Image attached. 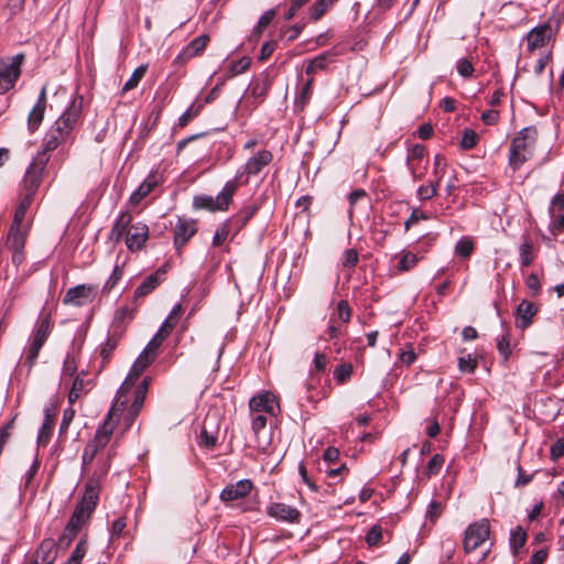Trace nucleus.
I'll return each mask as SVG.
<instances>
[{"label":"nucleus","mask_w":564,"mask_h":564,"mask_svg":"<svg viewBox=\"0 0 564 564\" xmlns=\"http://www.w3.org/2000/svg\"><path fill=\"white\" fill-rule=\"evenodd\" d=\"M82 110L83 97L77 96L45 133L41 153L48 155V152L54 151L72 138V133L82 116Z\"/></svg>","instance_id":"obj_1"},{"label":"nucleus","mask_w":564,"mask_h":564,"mask_svg":"<svg viewBox=\"0 0 564 564\" xmlns=\"http://www.w3.org/2000/svg\"><path fill=\"white\" fill-rule=\"evenodd\" d=\"M119 412L116 406H111L104 423L97 429L94 438L86 444L82 455V465L85 471H90V466L95 459L110 447L108 445L116 426L113 416H117Z\"/></svg>","instance_id":"obj_2"},{"label":"nucleus","mask_w":564,"mask_h":564,"mask_svg":"<svg viewBox=\"0 0 564 564\" xmlns=\"http://www.w3.org/2000/svg\"><path fill=\"white\" fill-rule=\"evenodd\" d=\"M538 134V129L530 126L520 130L513 138L509 151V164L513 170H518L532 155Z\"/></svg>","instance_id":"obj_3"},{"label":"nucleus","mask_w":564,"mask_h":564,"mask_svg":"<svg viewBox=\"0 0 564 564\" xmlns=\"http://www.w3.org/2000/svg\"><path fill=\"white\" fill-rule=\"evenodd\" d=\"M156 355L147 350L145 348L139 355L134 364L132 365L127 378L122 382L121 387L117 392V399L112 406H116L117 410L123 411L128 403V394L130 393L132 387L138 381L141 373L154 361Z\"/></svg>","instance_id":"obj_4"},{"label":"nucleus","mask_w":564,"mask_h":564,"mask_svg":"<svg viewBox=\"0 0 564 564\" xmlns=\"http://www.w3.org/2000/svg\"><path fill=\"white\" fill-rule=\"evenodd\" d=\"M156 355L147 350L145 348L139 355L134 364L132 365L127 378L122 382L121 387L117 392V399L112 406H116L117 410L123 411L128 403V394L130 393L132 387L138 381L141 373L154 361Z\"/></svg>","instance_id":"obj_5"},{"label":"nucleus","mask_w":564,"mask_h":564,"mask_svg":"<svg viewBox=\"0 0 564 564\" xmlns=\"http://www.w3.org/2000/svg\"><path fill=\"white\" fill-rule=\"evenodd\" d=\"M156 355L147 350L145 348L139 355L134 364L132 365L127 378L122 382L121 387L117 392V399L112 406H116L117 410L123 411L128 403V394L130 393L132 387L138 381L141 373L154 361Z\"/></svg>","instance_id":"obj_6"},{"label":"nucleus","mask_w":564,"mask_h":564,"mask_svg":"<svg viewBox=\"0 0 564 564\" xmlns=\"http://www.w3.org/2000/svg\"><path fill=\"white\" fill-rule=\"evenodd\" d=\"M53 329V322L50 313L42 312L34 325L29 344L25 348V364L31 369L39 354Z\"/></svg>","instance_id":"obj_7"},{"label":"nucleus","mask_w":564,"mask_h":564,"mask_svg":"<svg viewBox=\"0 0 564 564\" xmlns=\"http://www.w3.org/2000/svg\"><path fill=\"white\" fill-rule=\"evenodd\" d=\"M237 189V178L228 181L216 197L209 195L195 196L193 206L196 209H206L209 212L227 210Z\"/></svg>","instance_id":"obj_8"},{"label":"nucleus","mask_w":564,"mask_h":564,"mask_svg":"<svg viewBox=\"0 0 564 564\" xmlns=\"http://www.w3.org/2000/svg\"><path fill=\"white\" fill-rule=\"evenodd\" d=\"M99 492L100 488H98L97 482L95 480H88L84 495L80 501L76 505V508L69 519L72 524L76 523L83 527L88 521L97 507Z\"/></svg>","instance_id":"obj_9"},{"label":"nucleus","mask_w":564,"mask_h":564,"mask_svg":"<svg viewBox=\"0 0 564 564\" xmlns=\"http://www.w3.org/2000/svg\"><path fill=\"white\" fill-rule=\"evenodd\" d=\"M24 55L0 58V94L12 89L20 77Z\"/></svg>","instance_id":"obj_10"},{"label":"nucleus","mask_w":564,"mask_h":564,"mask_svg":"<svg viewBox=\"0 0 564 564\" xmlns=\"http://www.w3.org/2000/svg\"><path fill=\"white\" fill-rule=\"evenodd\" d=\"M48 160L50 156L45 155V153H39L36 155L24 175L22 182V194L34 197L42 183V174Z\"/></svg>","instance_id":"obj_11"},{"label":"nucleus","mask_w":564,"mask_h":564,"mask_svg":"<svg viewBox=\"0 0 564 564\" xmlns=\"http://www.w3.org/2000/svg\"><path fill=\"white\" fill-rule=\"evenodd\" d=\"M490 525L487 519L469 524L465 531L463 547L465 553H471L481 546L489 538Z\"/></svg>","instance_id":"obj_12"},{"label":"nucleus","mask_w":564,"mask_h":564,"mask_svg":"<svg viewBox=\"0 0 564 564\" xmlns=\"http://www.w3.org/2000/svg\"><path fill=\"white\" fill-rule=\"evenodd\" d=\"M406 166L414 182L421 181L429 167V159L426 158V149L422 144H414L409 148L406 154Z\"/></svg>","instance_id":"obj_13"},{"label":"nucleus","mask_w":564,"mask_h":564,"mask_svg":"<svg viewBox=\"0 0 564 564\" xmlns=\"http://www.w3.org/2000/svg\"><path fill=\"white\" fill-rule=\"evenodd\" d=\"M28 231L24 227H18L14 228L11 226L8 239H7V246L12 251V262L15 265H19L24 260L23 249L25 246Z\"/></svg>","instance_id":"obj_14"},{"label":"nucleus","mask_w":564,"mask_h":564,"mask_svg":"<svg viewBox=\"0 0 564 564\" xmlns=\"http://www.w3.org/2000/svg\"><path fill=\"white\" fill-rule=\"evenodd\" d=\"M149 239V227L142 221L130 223L128 235L126 237V246L131 252L143 249Z\"/></svg>","instance_id":"obj_15"},{"label":"nucleus","mask_w":564,"mask_h":564,"mask_svg":"<svg viewBox=\"0 0 564 564\" xmlns=\"http://www.w3.org/2000/svg\"><path fill=\"white\" fill-rule=\"evenodd\" d=\"M95 289L85 284L76 285L67 290L63 303L65 305L84 306L94 301Z\"/></svg>","instance_id":"obj_16"},{"label":"nucleus","mask_w":564,"mask_h":564,"mask_svg":"<svg viewBox=\"0 0 564 564\" xmlns=\"http://www.w3.org/2000/svg\"><path fill=\"white\" fill-rule=\"evenodd\" d=\"M149 384H150V378L145 377L137 386L135 390L133 391V401L128 406V410H127V416H126L127 426H130L134 422L137 416L139 415L141 409L143 406V403L145 401V398H147Z\"/></svg>","instance_id":"obj_17"},{"label":"nucleus","mask_w":564,"mask_h":564,"mask_svg":"<svg viewBox=\"0 0 564 564\" xmlns=\"http://www.w3.org/2000/svg\"><path fill=\"white\" fill-rule=\"evenodd\" d=\"M267 513L281 522L299 523L301 519V512L296 508L283 502L270 503L267 507Z\"/></svg>","instance_id":"obj_18"},{"label":"nucleus","mask_w":564,"mask_h":564,"mask_svg":"<svg viewBox=\"0 0 564 564\" xmlns=\"http://www.w3.org/2000/svg\"><path fill=\"white\" fill-rule=\"evenodd\" d=\"M553 37V29L549 24H543L532 29L527 34V46L529 52L542 48L549 44Z\"/></svg>","instance_id":"obj_19"},{"label":"nucleus","mask_w":564,"mask_h":564,"mask_svg":"<svg viewBox=\"0 0 564 564\" xmlns=\"http://www.w3.org/2000/svg\"><path fill=\"white\" fill-rule=\"evenodd\" d=\"M197 226L192 219L178 217L174 228V246L181 249L196 234Z\"/></svg>","instance_id":"obj_20"},{"label":"nucleus","mask_w":564,"mask_h":564,"mask_svg":"<svg viewBox=\"0 0 564 564\" xmlns=\"http://www.w3.org/2000/svg\"><path fill=\"white\" fill-rule=\"evenodd\" d=\"M115 455V447L110 446L107 449V452L97 457L93 465L90 466V469L93 468V473L89 480H95L98 485V488H100L102 478L108 474L110 469L111 459Z\"/></svg>","instance_id":"obj_21"},{"label":"nucleus","mask_w":564,"mask_h":564,"mask_svg":"<svg viewBox=\"0 0 564 564\" xmlns=\"http://www.w3.org/2000/svg\"><path fill=\"white\" fill-rule=\"evenodd\" d=\"M253 485L249 479H242L237 481L236 484H230L226 486L220 492V500L224 502H231L241 498L247 497Z\"/></svg>","instance_id":"obj_22"},{"label":"nucleus","mask_w":564,"mask_h":564,"mask_svg":"<svg viewBox=\"0 0 564 564\" xmlns=\"http://www.w3.org/2000/svg\"><path fill=\"white\" fill-rule=\"evenodd\" d=\"M57 557V546L53 539H44L34 552L33 564H53Z\"/></svg>","instance_id":"obj_23"},{"label":"nucleus","mask_w":564,"mask_h":564,"mask_svg":"<svg viewBox=\"0 0 564 564\" xmlns=\"http://www.w3.org/2000/svg\"><path fill=\"white\" fill-rule=\"evenodd\" d=\"M273 160V154L269 150H261L253 154L243 165L245 174L251 176L259 174Z\"/></svg>","instance_id":"obj_24"},{"label":"nucleus","mask_w":564,"mask_h":564,"mask_svg":"<svg viewBox=\"0 0 564 564\" xmlns=\"http://www.w3.org/2000/svg\"><path fill=\"white\" fill-rule=\"evenodd\" d=\"M250 410L257 413L275 414L279 404L275 397L270 392L260 393L253 397L249 403Z\"/></svg>","instance_id":"obj_25"},{"label":"nucleus","mask_w":564,"mask_h":564,"mask_svg":"<svg viewBox=\"0 0 564 564\" xmlns=\"http://www.w3.org/2000/svg\"><path fill=\"white\" fill-rule=\"evenodd\" d=\"M208 42H209V36L207 34H202V35L195 37L176 56L175 63H183V62H186L195 56H198L199 54L203 53V51L205 50Z\"/></svg>","instance_id":"obj_26"},{"label":"nucleus","mask_w":564,"mask_h":564,"mask_svg":"<svg viewBox=\"0 0 564 564\" xmlns=\"http://www.w3.org/2000/svg\"><path fill=\"white\" fill-rule=\"evenodd\" d=\"M132 221V215L129 210L120 212L112 228L109 232V240L117 243L126 239L129 230L130 223Z\"/></svg>","instance_id":"obj_27"},{"label":"nucleus","mask_w":564,"mask_h":564,"mask_svg":"<svg viewBox=\"0 0 564 564\" xmlns=\"http://www.w3.org/2000/svg\"><path fill=\"white\" fill-rule=\"evenodd\" d=\"M165 272L166 271L164 269L160 268L155 272L148 275L135 289L134 299L138 300L140 297H144L153 290H155L162 283Z\"/></svg>","instance_id":"obj_28"},{"label":"nucleus","mask_w":564,"mask_h":564,"mask_svg":"<svg viewBox=\"0 0 564 564\" xmlns=\"http://www.w3.org/2000/svg\"><path fill=\"white\" fill-rule=\"evenodd\" d=\"M272 82L268 74H261L251 85L250 93L256 100V106L263 102L269 90L271 89Z\"/></svg>","instance_id":"obj_29"},{"label":"nucleus","mask_w":564,"mask_h":564,"mask_svg":"<svg viewBox=\"0 0 564 564\" xmlns=\"http://www.w3.org/2000/svg\"><path fill=\"white\" fill-rule=\"evenodd\" d=\"M85 371L78 373L74 380L72 388L68 392V402L74 404L83 394H86L93 387L90 379H85Z\"/></svg>","instance_id":"obj_30"},{"label":"nucleus","mask_w":564,"mask_h":564,"mask_svg":"<svg viewBox=\"0 0 564 564\" xmlns=\"http://www.w3.org/2000/svg\"><path fill=\"white\" fill-rule=\"evenodd\" d=\"M158 185V180L155 175H149L138 187L137 191H134L130 198L129 203L132 206L138 205L145 196H148L154 187Z\"/></svg>","instance_id":"obj_31"},{"label":"nucleus","mask_w":564,"mask_h":564,"mask_svg":"<svg viewBox=\"0 0 564 564\" xmlns=\"http://www.w3.org/2000/svg\"><path fill=\"white\" fill-rule=\"evenodd\" d=\"M535 313L536 308L533 303L522 301L517 310V326L520 328H527L531 324Z\"/></svg>","instance_id":"obj_32"},{"label":"nucleus","mask_w":564,"mask_h":564,"mask_svg":"<svg viewBox=\"0 0 564 564\" xmlns=\"http://www.w3.org/2000/svg\"><path fill=\"white\" fill-rule=\"evenodd\" d=\"M53 427H54V416L51 415L50 411L47 410L45 412V416H44L42 426L39 431V435H37L39 445H46L48 443Z\"/></svg>","instance_id":"obj_33"},{"label":"nucleus","mask_w":564,"mask_h":564,"mask_svg":"<svg viewBox=\"0 0 564 564\" xmlns=\"http://www.w3.org/2000/svg\"><path fill=\"white\" fill-rule=\"evenodd\" d=\"M420 259L421 258L416 253H414L412 251L403 250L400 253V260H399V263H398V270L400 272L410 271L411 269H413L417 264Z\"/></svg>","instance_id":"obj_34"},{"label":"nucleus","mask_w":564,"mask_h":564,"mask_svg":"<svg viewBox=\"0 0 564 564\" xmlns=\"http://www.w3.org/2000/svg\"><path fill=\"white\" fill-rule=\"evenodd\" d=\"M314 79L310 78L306 80V83L302 86L301 91L295 100V108L299 110H303L306 105L310 102L312 98V86H313Z\"/></svg>","instance_id":"obj_35"},{"label":"nucleus","mask_w":564,"mask_h":564,"mask_svg":"<svg viewBox=\"0 0 564 564\" xmlns=\"http://www.w3.org/2000/svg\"><path fill=\"white\" fill-rule=\"evenodd\" d=\"M45 107L34 105L28 117V127L31 132L37 130L44 119Z\"/></svg>","instance_id":"obj_36"},{"label":"nucleus","mask_w":564,"mask_h":564,"mask_svg":"<svg viewBox=\"0 0 564 564\" xmlns=\"http://www.w3.org/2000/svg\"><path fill=\"white\" fill-rule=\"evenodd\" d=\"M258 212V206L254 204L243 206L235 216V221L239 225V228L245 227L248 221L256 215Z\"/></svg>","instance_id":"obj_37"},{"label":"nucleus","mask_w":564,"mask_h":564,"mask_svg":"<svg viewBox=\"0 0 564 564\" xmlns=\"http://www.w3.org/2000/svg\"><path fill=\"white\" fill-rule=\"evenodd\" d=\"M354 367L350 362H343L334 370V378L338 384H344L350 380Z\"/></svg>","instance_id":"obj_38"},{"label":"nucleus","mask_w":564,"mask_h":564,"mask_svg":"<svg viewBox=\"0 0 564 564\" xmlns=\"http://www.w3.org/2000/svg\"><path fill=\"white\" fill-rule=\"evenodd\" d=\"M337 1L338 0H317L310 9L311 18L314 21L319 20Z\"/></svg>","instance_id":"obj_39"},{"label":"nucleus","mask_w":564,"mask_h":564,"mask_svg":"<svg viewBox=\"0 0 564 564\" xmlns=\"http://www.w3.org/2000/svg\"><path fill=\"white\" fill-rule=\"evenodd\" d=\"M527 542V532L523 528L517 527L510 534V546L517 553Z\"/></svg>","instance_id":"obj_40"},{"label":"nucleus","mask_w":564,"mask_h":564,"mask_svg":"<svg viewBox=\"0 0 564 564\" xmlns=\"http://www.w3.org/2000/svg\"><path fill=\"white\" fill-rule=\"evenodd\" d=\"M203 107V104H192L188 109L178 118L177 126L180 128L186 127L194 118L199 115Z\"/></svg>","instance_id":"obj_41"},{"label":"nucleus","mask_w":564,"mask_h":564,"mask_svg":"<svg viewBox=\"0 0 564 564\" xmlns=\"http://www.w3.org/2000/svg\"><path fill=\"white\" fill-rule=\"evenodd\" d=\"M522 267H529L533 262V243L525 239L519 248Z\"/></svg>","instance_id":"obj_42"},{"label":"nucleus","mask_w":564,"mask_h":564,"mask_svg":"<svg viewBox=\"0 0 564 564\" xmlns=\"http://www.w3.org/2000/svg\"><path fill=\"white\" fill-rule=\"evenodd\" d=\"M77 359L74 354H67L63 369H62V380L64 381L66 378H72L77 372Z\"/></svg>","instance_id":"obj_43"},{"label":"nucleus","mask_w":564,"mask_h":564,"mask_svg":"<svg viewBox=\"0 0 564 564\" xmlns=\"http://www.w3.org/2000/svg\"><path fill=\"white\" fill-rule=\"evenodd\" d=\"M80 528H82V525L76 524V523H73V525H72V521L69 520L67 525L64 529V532L59 536V544L63 546H68L72 543V541L75 539V536L77 535Z\"/></svg>","instance_id":"obj_44"},{"label":"nucleus","mask_w":564,"mask_h":564,"mask_svg":"<svg viewBox=\"0 0 564 564\" xmlns=\"http://www.w3.org/2000/svg\"><path fill=\"white\" fill-rule=\"evenodd\" d=\"M145 72H147L145 65H140L139 67H137L134 69V72L131 74L130 78L123 85L122 93H126V91H129V90L135 88L139 85L142 77L144 76Z\"/></svg>","instance_id":"obj_45"},{"label":"nucleus","mask_w":564,"mask_h":564,"mask_svg":"<svg viewBox=\"0 0 564 564\" xmlns=\"http://www.w3.org/2000/svg\"><path fill=\"white\" fill-rule=\"evenodd\" d=\"M437 182L431 181L426 185H421L416 191V196L420 200H427L434 197L438 191Z\"/></svg>","instance_id":"obj_46"},{"label":"nucleus","mask_w":564,"mask_h":564,"mask_svg":"<svg viewBox=\"0 0 564 564\" xmlns=\"http://www.w3.org/2000/svg\"><path fill=\"white\" fill-rule=\"evenodd\" d=\"M329 55V53H324L310 61L305 68L306 74L311 75L318 69H324L328 64Z\"/></svg>","instance_id":"obj_47"},{"label":"nucleus","mask_w":564,"mask_h":564,"mask_svg":"<svg viewBox=\"0 0 564 564\" xmlns=\"http://www.w3.org/2000/svg\"><path fill=\"white\" fill-rule=\"evenodd\" d=\"M251 64V58L248 56H243L238 61L231 63L229 67V77H235L245 73Z\"/></svg>","instance_id":"obj_48"},{"label":"nucleus","mask_w":564,"mask_h":564,"mask_svg":"<svg viewBox=\"0 0 564 564\" xmlns=\"http://www.w3.org/2000/svg\"><path fill=\"white\" fill-rule=\"evenodd\" d=\"M477 359L470 354L458 358V369L462 372L474 373L477 368Z\"/></svg>","instance_id":"obj_49"},{"label":"nucleus","mask_w":564,"mask_h":564,"mask_svg":"<svg viewBox=\"0 0 564 564\" xmlns=\"http://www.w3.org/2000/svg\"><path fill=\"white\" fill-rule=\"evenodd\" d=\"M446 165H447V163H446L445 158L441 154H436L434 158V171H433L434 180H433V182H437L438 185L445 174Z\"/></svg>","instance_id":"obj_50"},{"label":"nucleus","mask_w":564,"mask_h":564,"mask_svg":"<svg viewBox=\"0 0 564 564\" xmlns=\"http://www.w3.org/2000/svg\"><path fill=\"white\" fill-rule=\"evenodd\" d=\"M15 415L2 427H0V456L8 444L14 429Z\"/></svg>","instance_id":"obj_51"},{"label":"nucleus","mask_w":564,"mask_h":564,"mask_svg":"<svg viewBox=\"0 0 564 564\" xmlns=\"http://www.w3.org/2000/svg\"><path fill=\"white\" fill-rule=\"evenodd\" d=\"M473 251L474 242L469 238H462L455 246V252L463 258H469Z\"/></svg>","instance_id":"obj_52"},{"label":"nucleus","mask_w":564,"mask_h":564,"mask_svg":"<svg viewBox=\"0 0 564 564\" xmlns=\"http://www.w3.org/2000/svg\"><path fill=\"white\" fill-rule=\"evenodd\" d=\"M443 464L444 457L440 454H435L426 465L425 475L431 477L432 475L438 474Z\"/></svg>","instance_id":"obj_53"},{"label":"nucleus","mask_w":564,"mask_h":564,"mask_svg":"<svg viewBox=\"0 0 564 564\" xmlns=\"http://www.w3.org/2000/svg\"><path fill=\"white\" fill-rule=\"evenodd\" d=\"M122 274H123V263L122 264L116 263L111 275L105 283L104 289L107 291L112 290L117 285V283L120 281V279L122 278Z\"/></svg>","instance_id":"obj_54"},{"label":"nucleus","mask_w":564,"mask_h":564,"mask_svg":"<svg viewBox=\"0 0 564 564\" xmlns=\"http://www.w3.org/2000/svg\"><path fill=\"white\" fill-rule=\"evenodd\" d=\"M275 17V10L270 9L265 11L259 19L258 24L256 25L253 33L260 34L263 30L272 22Z\"/></svg>","instance_id":"obj_55"},{"label":"nucleus","mask_w":564,"mask_h":564,"mask_svg":"<svg viewBox=\"0 0 564 564\" xmlns=\"http://www.w3.org/2000/svg\"><path fill=\"white\" fill-rule=\"evenodd\" d=\"M230 229L229 225L227 223L221 224L215 231L214 238H213V245L215 247L221 246L227 237L229 236Z\"/></svg>","instance_id":"obj_56"},{"label":"nucleus","mask_w":564,"mask_h":564,"mask_svg":"<svg viewBox=\"0 0 564 564\" xmlns=\"http://www.w3.org/2000/svg\"><path fill=\"white\" fill-rule=\"evenodd\" d=\"M478 141V135L473 130H466L463 134L460 147L465 150L473 149Z\"/></svg>","instance_id":"obj_57"},{"label":"nucleus","mask_w":564,"mask_h":564,"mask_svg":"<svg viewBox=\"0 0 564 564\" xmlns=\"http://www.w3.org/2000/svg\"><path fill=\"white\" fill-rule=\"evenodd\" d=\"M119 343V337L115 335L108 337L107 341L102 345L100 355L104 359H108L111 352L116 349Z\"/></svg>","instance_id":"obj_58"},{"label":"nucleus","mask_w":564,"mask_h":564,"mask_svg":"<svg viewBox=\"0 0 564 564\" xmlns=\"http://www.w3.org/2000/svg\"><path fill=\"white\" fill-rule=\"evenodd\" d=\"M457 72L463 77H469L474 73V66L471 62L467 58H460L457 62Z\"/></svg>","instance_id":"obj_59"},{"label":"nucleus","mask_w":564,"mask_h":564,"mask_svg":"<svg viewBox=\"0 0 564 564\" xmlns=\"http://www.w3.org/2000/svg\"><path fill=\"white\" fill-rule=\"evenodd\" d=\"M382 538V528L380 525H373L367 533L366 541L369 546L377 545Z\"/></svg>","instance_id":"obj_60"},{"label":"nucleus","mask_w":564,"mask_h":564,"mask_svg":"<svg viewBox=\"0 0 564 564\" xmlns=\"http://www.w3.org/2000/svg\"><path fill=\"white\" fill-rule=\"evenodd\" d=\"M87 552V543L85 540H80L75 550L72 552L69 558L75 561L77 564H80L82 560L84 558L85 554Z\"/></svg>","instance_id":"obj_61"},{"label":"nucleus","mask_w":564,"mask_h":564,"mask_svg":"<svg viewBox=\"0 0 564 564\" xmlns=\"http://www.w3.org/2000/svg\"><path fill=\"white\" fill-rule=\"evenodd\" d=\"M343 265L354 268L358 263V253L355 249H347L343 254Z\"/></svg>","instance_id":"obj_62"},{"label":"nucleus","mask_w":564,"mask_h":564,"mask_svg":"<svg viewBox=\"0 0 564 564\" xmlns=\"http://www.w3.org/2000/svg\"><path fill=\"white\" fill-rule=\"evenodd\" d=\"M337 313L338 318L341 319L344 323L349 322L351 316V310L347 301H339V303L337 304Z\"/></svg>","instance_id":"obj_63"},{"label":"nucleus","mask_w":564,"mask_h":564,"mask_svg":"<svg viewBox=\"0 0 564 564\" xmlns=\"http://www.w3.org/2000/svg\"><path fill=\"white\" fill-rule=\"evenodd\" d=\"M564 455V438L557 440L551 447L550 456L552 460H557Z\"/></svg>","instance_id":"obj_64"}]
</instances>
